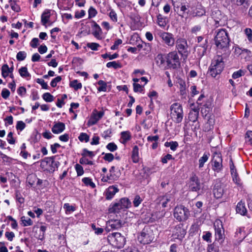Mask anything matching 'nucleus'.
Wrapping results in <instances>:
<instances>
[{"mask_svg":"<svg viewBox=\"0 0 252 252\" xmlns=\"http://www.w3.org/2000/svg\"><path fill=\"white\" fill-rule=\"evenodd\" d=\"M173 5L175 11L178 13L179 16L183 17L185 13H188L189 6L186 2L175 0L173 1Z\"/></svg>","mask_w":252,"mask_h":252,"instance_id":"8","label":"nucleus"},{"mask_svg":"<svg viewBox=\"0 0 252 252\" xmlns=\"http://www.w3.org/2000/svg\"><path fill=\"white\" fill-rule=\"evenodd\" d=\"M51 14L49 10H45L41 15V23L44 26H45L46 24L49 22V18L50 17Z\"/></svg>","mask_w":252,"mask_h":252,"instance_id":"28","label":"nucleus"},{"mask_svg":"<svg viewBox=\"0 0 252 252\" xmlns=\"http://www.w3.org/2000/svg\"><path fill=\"white\" fill-rule=\"evenodd\" d=\"M78 139L81 142H88L89 141V136L86 133L82 132L79 136Z\"/></svg>","mask_w":252,"mask_h":252,"instance_id":"51","label":"nucleus"},{"mask_svg":"<svg viewBox=\"0 0 252 252\" xmlns=\"http://www.w3.org/2000/svg\"><path fill=\"white\" fill-rule=\"evenodd\" d=\"M176 47L179 53L182 56H187L188 44L185 39H179L176 41Z\"/></svg>","mask_w":252,"mask_h":252,"instance_id":"11","label":"nucleus"},{"mask_svg":"<svg viewBox=\"0 0 252 252\" xmlns=\"http://www.w3.org/2000/svg\"><path fill=\"white\" fill-rule=\"evenodd\" d=\"M106 66L108 68L113 67L115 69H117L119 68H121V65L119 63H117L115 61H113L108 63L106 64Z\"/></svg>","mask_w":252,"mask_h":252,"instance_id":"49","label":"nucleus"},{"mask_svg":"<svg viewBox=\"0 0 252 252\" xmlns=\"http://www.w3.org/2000/svg\"><path fill=\"white\" fill-rule=\"evenodd\" d=\"M171 196L170 194H165V195L159 196L158 200V203L161 205L162 208L167 207V203L171 201Z\"/></svg>","mask_w":252,"mask_h":252,"instance_id":"20","label":"nucleus"},{"mask_svg":"<svg viewBox=\"0 0 252 252\" xmlns=\"http://www.w3.org/2000/svg\"><path fill=\"white\" fill-rule=\"evenodd\" d=\"M165 214V212L161 211V212H155L152 214V217H154L155 220H159L164 216Z\"/></svg>","mask_w":252,"mask_h":252,"instance_id":"54","label":"nucleus"},{"mask_svg":"<svg viewBox=\"0 0 252 252\" xmlns=\"http://www.w3.org/2000/svg\"><path fill=\"white\" fill-rule=\"evenodd\" d=\"M164 146L166 147H170V148L171 150L175 151L176 150L179 145H178V142L176 141H170V142H166L164 143Z\"/></svg>","mask_w":252,"mask_h":252,"instance_id":"38","label":"nucleus"},{"mask_svg":"<svg viewBox=\"0 0 252 252\" xmlns=\"http://www.w3.org/2000/svg\"><path fill=\"white\" fill-rule=\"evenodd\" d=\"M246 140L249 144L252 145V131H248L246 134Z\"/></svg>","mask_w":252,"mask_h":252,"instance_id":"60","label":"nucleus"},{"mask_svg":"<svg viewBox=\"0 0 252 252\" xmlns=\"http://www.w3.org/2000/svg\"><path fill=\"white\" fill-rule=\"evenodd\" d=\"M65 129V125L62 122L56 123L52 128V131L54 134L62 133Z\"/></svg>","mask_w":252,"mask_h":252,"instance_id":"21","label":"nucleus"},{"mask_svg":"<svg viewBox=\"0 0 252 252\" xmlns=\"http://www.w3.org/2000/svg\"><path fill=\"white\" fill-rule=\"evenodd\" d=\"M107 240L110 244L118 249L123 248L126 243V238L119 232L110 234Z\"/></svg>","mask_w":252,"mask_h":252,"instance_id":"3","label":"nucleus"},{"mask_svg":"<svg viewBox=\"0 0 252 252\" xmlns=\"http://www.w3.org/2000/svg\"><path fill=\"white\" fill-rule=\"evenodd\" d=\"M81 155L84 157L89 156L90 157L92 158L94 156V154L93 152L90 151L88 150L87 149H84L83 150V153L81 154Z\"/></svg>","mask_w":252,"mask_h":252,"instance_id":"61","label":"nucleus"},{"mask_svg":"<svg viewBox=\"0 0 252 252\" xmlns=\"http://www.w3.org/2000/svg\"><path fill=\"white\" fill-rule=\"evenodd\" d=\"M61 158L59 156H55L51 157L45 158L44 161L47 163H49L51 167V170L54 171L56 168H58L60 165V162L57 160L60 159Z\"/></svg>","mask_w":252,"mask_h":252,"instance_id":"14","label":"nucleus"},{"mask_svg":"<svg viewBox=\"0 0 252 252\" xmlns=\"http://www.w3.org/2000/svg\"><path fill=\"white\" fill-rule=\"evenodd\" d=\"M186 233V231L184 228H182L180 226H177L175 228L174 235L176 236L177 238L182 239L184 237Z\"/></svg>","mask_w":252,"mask_h":252,"instance_id":"25","label":"nucleus"},{"mask_svg":"<svg viewBox=\"0 0 252 252\" xmlns=\"http://www.w3.org/2000/svg\"><path fill=\"white\" fill-rule=\"evenodd\" d=\"M19 72L21 77L26 78L30 77V74L28 71L27 68L26 67H22L19 70Z\"/></svg>","mask_w":252,"mask_h":252,"instance_id":"44","label":"nucleus"},{"mask_svg":"<svg viewBox=\"0 0 252 252\" xmlns=\"http://www.w3.org/2000/svg\"><path fill=\"white\" fill-rule=\"evenodd\" d=\"M82 182L86 185L90 186L91 188H94L95 187L94 183L92 182L91 179L88 177H85L82 179Z\"/></svg>","mask_w":252,"mask_h":252,"instance_id":"47","label":"nucleus"},{"mask_svg":"<svg viewBox=\"0 0 252 252\" xmlns=\"http://www.w3.org/2000/svg\"><path fill=\"white\" fill-rule=\"evenodd\" d=\"M165 57L161 54H158L155 58V61L157 64L160 67H165Z\"/></svg>","mask_w":252,"mask_h":252,"instance_id":"26","label":"nucleus"},{"mask_svg":"<svg viewBox=\"0 0 252 252\" xmlns=\"http://www.w3.org/2000/svg\"><path fill=\"white\" fill-rule=\"evenodd\" d=\"M199 111L197 109H193L189 114V119L190 121L195 122L198 119Z\"/></svg>","mask_w":252,"mask_h":252,"instance_id":"29","label":"nucleus"},{"mask_svg":"<svg viewBox=\"0 0 252 252\" xmlns=\"http://www.w3.org/2000/svg\"><path fill=\"white\" fill-rule=\"evenodd\" d=\"M173 215L174 218L179 221H184L189 218L190 212L184 206L178 205L174 208Z\"/></svg>","mask_w":252,"mask_h":252,"instance_id":"5","label":"nucleus"},{"mask_svg":"<svg viewBox=\"0 0 252 252\" xmlns=\"http://www.w3.org/2000/svg\"><path fill=\"white\" fill-rule=\"evenodd\" d=\"M106 148L108 150L111 152H114L118 149L117 146L114 143H109L107 146Z\"/></svg>","mask_w":252,"mask_h":252,"instance_id":"62","label":"nucleus"},{"mask_svg":"<svg viewBox=\"0 0 252 252\" xmlns=\"http://www.w3.org/2000/svg\"><path fill=\"white\" fill-rule=\"evenodd\" d=\"M103 111L97 112L96 110L94 111L90 120L88 121V125L90 126L95 125L103 117Z\"/></svg>","mask_w":252,"mask_h":252,"instance_id":"15","label":"nucleus"},{"mask_svg":"<svg viewBox=\"0 0 252 252\" xmlns=\"http://www.w3.org/2000/svg\"><path fill=\"white\" fill-rule=\"evenodd\" d=\"M157 24L159 26L164 28L167 24V18L161 14L157 15Z\"/></svg>","mask_w":252,"mask_h":252,"instance_id":"31","label":"nucleus"},{"mask_svg":"<svg viewBox=\"0 0 252 252\" xmlns=\"http://www.w3.org/2000/svg\"><path fill=\"white\" fill-rule=\"evenodd\" d=\"M138 239L139 242L143 244H148L150 240L149 239V235L144 231H142L138 236Z\"/></svg>","mask_w":252,"mask_h":252,"instance_id":"27","label":"nucleus"},{"mask_svg":"<svg viewBox=\"0 0 252 252\" xmlns=\"http://www.w3.org/2000/svg\"><path fill=\"white\" fill-rule=\"evenodd\" d=\"M103 159L106 161L111 162L114 159V156L111 153H106L103 157Z\"/></svg>","mask_w":252,"mask_h":252,"instance_id":"63","label":"nucleus"},{"mask_svg":"<svg viewBox=\"0 0 252 252\" xmlns=\"http://www.w3.org/2000/svg\"><path fill=\"white\" fill-rule=\"evenodd\" d=\"M231 2L233 6L242 5L245 7L248 6L247 0H231Z\"/></svg>","mask_w":252,"mask_h":252,"instance_id":"33","label":"nucleus"},{"mask_svg":"<svg viewBox=\"0 0 252 252\" xmlns=\"http://www.w3.org/2000/svg\"><path fill=\"white\" fill-rule=\"evenodd\" d=\"M236 211L237 213L240 214L241 215H246L247 210L245 207V203L243 202L242 201L239 202L237 205Z\"/></svg>","mask_w":252,"mask_h":252,"instance_id":"22","label":"nucleus"},{"mask_svg":"<svg viewBox=\"0 0 252 252\" xmlns=\"http://www.w3.org/2000/svg\"><path fill=\"white\" fill-rule=\"evenodd\" d=\"M97 13V12L94 8L92 6L90 7L88 10L89 18L95 17Z\"/></svg>","mask_w":252,"mask_h":252,"instance_id":"55","label":"nucleus"},{"mask_svg":"<svg viewBox=\"0 0 252 252\" xmlns=\"http://www.w3.org/2000/svg\"><path fill=\"white\" fill-rule=\"evenodd\" d=\"M122 222L119 220H110L106 222L105 230L110 232L112 230L118 229L122 227Z\"/></svg>","mask_w":252,"mask_h":252,"instance_id":"10","label":"nucleus"},{"mask_svg":"<svg viewBox=\"0 0 252 252\" xmlns=\"http://www.w3.org/2000/svg\"><path fill=\"white\" fill-rule=\"evenodd\" d=\"M229 165L231 176H234L235 177L236 176V174H237V172L231 159L230 160Z\"/></svg>","mask_w":252,"mask_h":252,"instance_id":"56","label":"nucleus"},{"mask_svg":"<svg viewBox=\"0 0 252 252\" xmlns=\"http://www.w3.org/2000/svg\"><path fill=\"white\" fill-rule=\"evenodd\" d=\"M224 187L221 183H218L215 185L213 193L216 198H220L224 192Z\"/></svg>","mask_w":252,"mask_h":252,"instance_id":"16","label":"nucleus"},{"mask_svg":"<svg viewBox=\"0 0 252 252\" xmlns=\"http://www.w3.org/2000/svg\"><path fill=\"white\" fill-rule=\"evenodd\" d=\"M122 206H121L120 200L117 203H115L113 205H110L109 209V212L110 213H118L121 210H123Z\"/></svg>","mask_w":252,"mask_h":252,"instance_id":"24","label":"nucleus"},{"mask_svg":"<svg viewBox=\"0 0 252 252\" xmlns=\"http://www.w3.org/2000/svg\"><path fill=\"white\" fill-rule=\"evenodd\" d=\"M97 84L100 86L97 90L99 92H106L107 84L103 80H99Z\"/></svg>","mask_w":252,"mask_h":252,"instance_id":"45","label":"nucleus"},{"mask_svg":"<svg viewBox=\"0 0 252 252\" xmlns=\"http://www.w3.org/2000/svg\"><path fill=\"white\" fill-rule=\"evenodd\" d=\"M131 138V133L129 131H122L121 133L120 142L121 143L125 144L130 140Z\"/></svg>","mask_w":252,"mask_h":252,"instance_id":"23","label":"nucleus"},{"mask_svg":"<svg viewBox=\"0 0 252 252\" xmlns=\"http://www.w3.org/2000/svg\"><path fill=\"white\" fill-rule=\"evenodd\" d=\"M179 84L180 94L184 96L186 94V85L185 82L183 80H179L178 81Z\"/></svg>","mask_w":252,"mask_h":252,"instance_id":"34","label":"nucleus"},{"mask_svg":"<svg viewBox=\"0 0 252 252\" xmlns=\"http://www.w3.org/2000/svg\"><path fill=\"white\" fill-rule=\"evenodd\" d=\"M9 67L7 64H3L1 67V75L3 78H6L9 74Z\"/></svg>","mask_w":252,"mask_h":252,"instance_id":"42","label":"nucleus"},{"mask_svg":"<svg viewBox=\"0 0 252 252\" xmlns=\"http://www.w3.org/2000/svg\"><path fill=\"white\" fill-rule=\"evenodd\" d=\"M158 34L164 44L169 46H173L174 45L175 40L174 36L172 33L167 32H160Z\"/></svg>","mask_w":252,"mask_h":252,"instance_id":"9","label":"nucleus"},{"mask_svg":"<svg viewBox=\"0 0 252 252\" xmlns=\"http://www.w3.org/2000/svg\"><path fill=\"white\" fill-rule=\"evenodd\" d=\"M224 68V62L221 55L215 56L209 68V73L213 77L220 74Z\"/></svg>","mask_w":252,"mask_h":252,"instance_id":"2","label":"nucleus"},{"mask_svg":"<svg viewBox=\"0 0 252 252\" xmlns=\"http://www.w3.org/2000/svg\"><path fill=\"white\" fill-rule=\"evenodd\" d=\"M26 127V124L21 121L17 122L16 127L17 130H23Z\"/></svg>","mask_w":252,"mask_h":252,"instance_id":"64","label":"nucleus"},{"mask_svg":"<svg viewBox=\"0 0 252 252\" xmlns=\"http://www.w3.org/2000/svg\"><path fill=\"white\" fill-rule=\"evenodd\" d=\"M207 46L204 44L203 45H200L197 49L198 56L202 58L206 53Z\"/></svg>","mask_w":252,"mask_h":252,"instance_id":"36","label":"nucleus"},{"mask_svg":"<svg viewBox=\"0 0 252 252\" xmlns=\"http://www.w3.org/2000/svg\"><path fill=\"white\" fill-rule=\"evenodd\" d=\"M109 16L113 22H117L118 21L117 13L114 10L111 9L109 13Z\"/></svg>","mask_w":252,"mask_h":252,"instance_id":"52","label":"nucleus"},{"mask_svg":"<svg viewBox=\"0 0 252 252\" xmlns=\"http://www.w3.org/2000/svg\"><path fill=\"white\" fill-rule=\"evenodd\" d=\"M70 86L76 91L80 89L82 87V84L81 83L78 82L77 80H74L73 81L70 82Z\"/></svg>","mask_w":252,"mask_h":252,"instance_id":"41","label":"nucleus"},{"mask_svg":"<svg viewBox=\"0 0 252 252\" xmlns=\"http://www.w3.org/2000/svg\"><path fill=\"white\" fill-rule=\"evenodd\" d=\"M215 120L213 118L210 117L207 122L205 124L204 128L205 131H209L214 127Z\"/></svg>","mask_w":252,"mask_h":252,"instance_id":"32","label":"nucleus"},{"mask_svg":"<svg viewBox=\"0 0 252 252\" xmlns=\"http://www.w3.org/2000/svg\"><path fill=\"white\" fill-rule=\"evenodd\" d=\"M215 42L218 50H220L222 55H227L230 52L229 50L230 39L228 33L225 29H220L216 32Z\"/></svg>","mask_w":252,"mask_h":252,"instance_id":"1","label":"nucleus"},{"mask_svg":"<svg viewBox=\"0 0 252 252\" xmlns=\"http://www.w3.org/2000/svg\"><path fill=\"white\" fill-rule=\"evenodd\" d=\"M77 176H81L84 174V169L83 167L79 164H76L75 166Z\"/></svg>","mask_w":252,"mask_h":252,"instance_id":"58","label":"nucleus"},{"mask_svg":"<svg viewBox=\"0 0 252 252\" xmlns=\"http://www.w3.org/2000/svg\"><path fill=\"white\" fill-rule=\"evenodd\" d=\"M212 18L214 19L216 26H220L222 24L221 21L223 16L220 10H216L212 12Z\"/></svg>","mask_w":252,"mask_h":252,"instance_id":"18","label":"nucleus"},{"mask_svg":"<svg viewBox=\"0 0 252 252\" xmlns=\"http://www.w3.org/2000/svg\"><path fill=\"white\" fill-rule=\"evenodd\" d=\"M21 220L23 226H30L32 224V220L29 218H26L25 216H23L21 218Z\"/></svg>","mask_w":252,"mask_h":252,"instance_id":"40","label":"nucleus"},{"mask_svg":"<svg viewBox=\"0 0 252 252\" xmlns=\"http://www.w3.org/2000/svg\"><path fill=\"white\" fill-rule=\"evenodd\" d=\"M207 252H220L219 246L216 242L208 246Z\"/></svg>","mask_w":252,"mask_h":252,"instance_id":"39","label":"nucleus"},{"mask_svg":"<svg viewBox=\"0 0 252 252\" xmlns=\"http://www.w3.org/2000/svg\"><path fill=\"white\" fill-rule=\"evenodd\" d=\"M142 199L140 197L139 195H137L135 196L133 201V205L134 207H138L142 202Z\"/></svg>","mask_w":252,"mask_h":252,"instance_id":"57","label":"nucleus"},{"mask_svg":"<svg viewBox=\"0 0 252 252\" xmlns=\"http://www.w3.org/2000/svg\"><path fill=\"white\" fill-rule=\"evenodd\" d=\"M119 189L115 186H110L105 192V197L107 200L111 199L114 195L119 191Z\"/></svg>","mask_w":252,"mask_h":252,"instance_id":"19","label":"nucleus"},{"mask_svg":"<svg viewBox=\"0 0 252 252\" xmlns=\"http://www.w3.org/2000/svg\"><path fill=\"white\" fill-rule=\"evenodd\" d=\"M27 56V53L25 51H20L16 55L17 60L19 61H24Z\"/></svg>","mask_w":252,"mask_h":252,"instance_id":"50","label":"nucleus"},{"mask_svg":"<svg viewBox=\"0 0 252 252\" xmlns=\"http://www.w3.org/2000/svg\"><path fill=\"white\" fill-rule=\"evenodd\" d=\"M213 169L217 172H220L222 169L221 156L220 154L216 153L213 157Z\"/></svg>","mask_w":252,"mask_h":252,"instance_id":"13","label":"nucleus"},{"mask_svg":"<svg viewBox=\"0 0 252 252\" xmlns=\"http://www.w3.org/2000/svg\"><path fill=\"white\" fill-rule=\"evenodd\" d=\"M245 33L246 35L248 40L252 42V30L250 28H246L245 31Z\"/></svg>","mask_w":252,"mask_h":252,"instance_id":"53","label":"nucleus"},{"mask_svg":"<svg viewBox=\"0 0 252 252\" xmlns=\"http://www.w3.org/2000/svg\"><path fill=\"white\" fill-rule=\"evenodd\" d=\"M92 28L93 29V34L98 39H101V35L102 32L100 26L94 21L92 22Z\"/></svg>","mask_w":252,"mask_h":252,"instance_id":"17","label":"nucleus"},{"mask_svg":"<svg viewBox=\"0 0 252 252\" xmlns=\"http://www.w3.org/2000/svg\"><path fill=\"white\" fill-rule=\"evenodd\" d=\"M166 62L169 68L176 69L180 66L179 57L176 51L167 54L166 56Z\"/></svg>","mask_w":252,"mask_h":252,"instance_id":"6","label":"nucleus"},{"mask_svg":"<svg viewBox=\"0 0 252 252\" xmlns=\"http://www.w3.org/2000/svg\"><path fill=\"white\" fill-rule=\"evenodd\" d=\"M129 17L134 24H138L140 21L141 17L137 13H131Z\"/></svg>","mask_w":252,"mask_h":252,"instance_id":"43","label":"nucleus"},{"mask_svg":"<svg viewBox=\"0 0 252 252\" xmlns=\"http://www.w3.org/2000/svg\"><path fill=\"white\" fill-rule=\"evenodd\" d=\"M120 201L124 209H127L131 207V202L127 198H123L120 200Z\"/></svg>","mask_w":252,"mask_h":252,"instance_id":"37","label":"nucleus"},{"mask_svg":"<svg viewBox=\"0 0 252 252\" xmlns=\"http://www.w3.org/2000/svg\"><path fill=\"white\" fill-rule=\"evenodd\" d=\"M9 2L10 3L11 9L16 12H19L21 11L20 6L17 4L14 0H9Z\"/></svg>","mask_w":252,"mask_h":252,"instance_id":"46","label":"nucleus"},{"mask_svg":"<svg viewBox=\"0 0 252 252\" xmlns=\"http://www.w3.org/2000/svg\"><path fill=\"white\" fill-rule=\"evenodd\" d=\"M43 99L46 102H52L54 100V96L49 93H45L42 95Z\"/></svg>","mask_w":252,"mask_h":252,"instance_id":"48","label":"nucleus"},{"mask_svg":"<svg viewBox=\"0 0 252 252\" xmlns=\"http://www.w3.org/2000/svg\"><path fill=\"white\" fill-rule=\"evenodd\" d=\"M131 158L133 162L134 163H137L139 161V149L136 145L134 146L133 148Z\"/></svg>","mask_w":252,"mask_h":252,"instance_id":"30","label":"nucleus"},{"mask_svg":"<svg viewBox=\"0 0 252 252\" xmlns=\"http://www.w3.org/2000/svg\"><path fill=\"white\" fill-rule=\"evenodd\" d=\"M189 187V189L192 191H198L200 190L201 184L197 176L194 175L190 178Z\"/></svg>","mask_w":252,"mask_h":252,"instance_id":"12","label":"nucleus"},{"mask_svg":"<svg viewBox=\"0 0 252 252\" xmlns=\"http://www.w3.org/2000/svg\"><path fill=\"white\" fill-rule=\"evenodd\" d=\"M112 134V130L110 129H108L103 131L101 134V136L105 139H107L110 137Z\"/></svg>","mask_w":252,"mask_h":252,"instance_id":"59","label":"nucleus"},{"mask_svg":"<svg viewBox=\"0 0 252 252\" xmlns=\"http://www.w3.org/2000/svg\"><path fill=\"white\" fill-rule=\"evenodd\" d=\"M214 226L215 230L216 240L220 244L224 238V230L222 221L220 220H216L214 223Z\"/></svg>","mask_w":252,"mask_h":252,"instance_id":"7","label":"nucleus"},{"mask_svg":"<svg viewBox=\"0 0 252 252\" xmlns=\"http://www.w3.org/2000/svg\"><path fill=\"white\" fill-rule=\"evenodd\" d=\"M210 154L204 153L199 159V168H201L204 166V163L208 160Z\"/></svg>","mask_w":252,"mask_h":252,"instance_id":"35","label":"nucleus"},{"mask_svg":"<svg viewBox=\"0 0 252 252\" xmlns=\"http://www.w3.org/2000/svg\"><path fill=\"white\" fill-rule=\"evenodd\" d=\"M170 116L172 120L180 123L183 118V111L182 105L178 103H174L170 106Z\"/></svg>","mask_w":252,"mask_h":252,"instance_id":"4","label":"nucleus"}]
</instances>
